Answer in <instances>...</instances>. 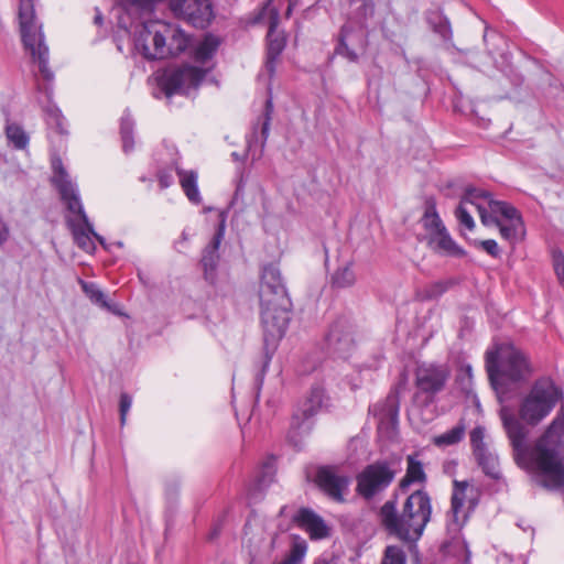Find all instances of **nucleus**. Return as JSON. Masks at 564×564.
Listing matches in <instances>:
<instances>
[{
  "label": "nucleus",
  "instance_id": "f257e3e1",
  "mask_svg": "<svg viewBox=\"0 0 564 564\" xmlns=\"http://www.w3.org/2000/svg\"><path fill=\"white\" fill-rule=\"evenodd\" d=\"M500 419L513 451L516 463L533 474L535 481L549 489L564 486V414L558 413L545 432L528 445L529 429L508 406Z\"/></svg>",
  "mask_w": 564,
  "mask_h": 564
},
{
  "label": "nucleus",
  "instance_id": "f03ea898",
  "mask_svg": "<svg viewBox=\"0 0 564 564\" xmlns=\"http://www.w3.org/2000/svg\"><path fill=\"white\" fill-rule=\"evenodd\" d=\"M220 45L218 36L206 34L193 48L192 62L172 65L159 76V86L166 97L174 94L189 95L199 87L215 67V54Z\"/></svg>",
  "mask_w": 564,
  "mask_h": 564
},
{
  "label": "nucleus",
  "instance_id": "7ed1b4c3",
  "mask_svg": "<svg viewBox=\"0 0 564 564\" xmlns=\"http://www.w3.org/2000/svg\"><path fill=\"white\" fill-rule=\"evenodd\" d=\"M259 296L264 343L275 344L288 329L291 308V301L276 265L269 264L263 268Z\"/></svg>",
  "mask_w": 564,
  "mask_h": 564
},
{
  "label": "nucleus",
  "instance_id": "20e7f679",
  "mask_svg": "<svg viewBox=\"0 0 564 564\" xmlns=\"http://www.w3.org/2000/svg\"><path fill=\"white\" fill-rule=\"evenodd\" d=\"M379 516L389 534L403 542H416L431 520V498L426 491L415 490L405 499L401 512L397 510L395 500H388L380 508Z\"/></svg>",
  "mask_w": 564,
  "mask_h": 564
},
{
  "label": "nucleus",
  "instance_id": "39448f33",
  "mask_svg": "<svg viewBox=\"0 0 564 564\" xmlns=\"http://www.w3.org/2000/svg\"><path fill=\"white\" fill-rule=\"evenodd\" d=\"M52 183L57 188L61 199L66 205L68 212L66 221L72 230L76 245L86 252H93L96 249L93 240L95 238L104 246L105 239L94 230L85 213L78 187L70 180L61 160L53 161Z\"/></svg>",
  "mask_w": 564,
  "mask_h": 564
},
{
  "label": "nucleus",
  "instance_id": "423d86ee",
  "mask_svg": "<svg viewBox=\"0 0 564 564\" xmlns=\"http://www.w3.org/2000/svg\"><path fill=\"white\" fill-rule=\"evenodd\" d=\"M486 369L491 386L498 391L507 382H523L532 376V366L520 349L502 344L486 352Z\"/></svg>",
  "mask_w": 564,
  "mask_h": 564
},
{
  "label": "nucleus",
  "instance_id": "0eeeda50",
  "mask_svg": "<svg viewBox=\"0 0 564 564\" xmlns=\"http://www.w3.org/2000/svg\"><path fill=\"white\" fill-rule=\"evenodd\" d=\"M18 19L25 50L37 65L42 77L48 83L52 82L54 74L48 67L50 50L45 43L42 23L35 15L34 0L19 1Z\"/></svg>",
  "mask_w": 564,
  "mask_h": 564
},
{
  "label": "nucleus",
  "instance_id": "6e6552de",
  "mask_svg": "<svg viewBox=\"0 0 564 564\" xmlns=\"http://www.w3.org/2000/svg\"><path fill=\"white\" fill-rule=\"evenodd\" d=\"M562 398V391L549 378L536 380L519 404V416L528 425L543 421Z\"/></svg>",
  "mask_w": 564,
  "mask_h": 564
},
{
  "label": "nucleus",
  "instance_id": "1a4fd4ad",
  "mask_svg": "<svg viewBox=\"0 0 564 564\" xmlns=\"http://www.w3.org/2000/svg\"><path fill=\"white\" fill-rule=\"evenodd\" d=\"M393 464L389 460H377L369 464L357 475V492L369 500L387 489L395 477Z\"/></svg>",
  "mask_w": 564,
  "mask_h": 564
},
{
  "label": "nucleus",
  "instance_id": "9d476101",
  "mask_svg": "<svg viewBox=\"0 0 564 564\" xmlns=\"http://www.w3.org/2000/svg\"><path fill=\"white\" fill-rule=\"evenodd\" d=\"M489 225H496L505 240L512 245L520 240L523 234V225L518 210L513 206L501 200H489Z\"/></svg>",
  "mask_w": 564,
  "mask_h": 564
},
{
  "label": "nucleus",
  "instance_id": "9b49d317",
  "mask_svg": "<svg viewBox=\"0 0 564 564\" xmlns=\"http://www.w3.org/2000/svg\"><path fill=\"white\" fill-rule=\"evenodd\" d=\"M449 377V371L444 365L424 364L416 368L415 398L424 397V402H432L434 395L443 390Z\"/></svg>",
  "mask_w": 564,
  "mask_h": 564
},
{
  "label": "nucleus",
  "instance_id": "f8f14e48",
  "mask_svg": "<svg viewBox=\"0 0 564 564\" xmlns=\"http://www.w3.org/2000/svg\"><path fill=\"white\" fill-rule=\"evenodd\" d=\"M275 540V533L246 524L243 544L250 557V564H268L272 558Z\"/></svg>",
  "mask_w": 564,
  "mask_h": 564
},
{
  "label": "nucleus",
  "instance_id": "ddd939ff",
  "mask_svg": "<svg viewBox=\"0 0 564 564\" xmlns=\"http://www.w3.org/2000/svg\"><path fill=\"white\" fill-rule=\"evenodd\" d=\"M325 390L321 384L312 386L308 394L297 404L291 420V429L299 433H308L310 420L324 406Z\"/></svg>",
  "mask_w": 564,
  "mask_h": 564
},
{
  "label": "nucleus",
  "instance_id": "4468645a",
  "mask_svg": "<svg viewBox=\"0 0 564 564\" xmlns=\"http://www.w3.org/2000/svg\"><path fill=\"white\" fill-rule=\"evenodd\" d=\"M325 341L329 354L343 359L348 358L355 347V341L347 321H336L326 335Z\"/></svg>",
  "mask_w": 564,
  "mask_h": 564
},
{
  "label": "nucleus",
  "instance_id": "2eb2a0df",
  "mask_svg": "<svg viewBox=\"0 0 564 564\" xmlns=\"http://www.w3.org/2000/svg\"><path fill=\"white\" fill-rule=\"evenodd\" d=\"M316 482L330 499L343 502L348 491L350 478L346 475L337 474L330 467H322L316 474Z\"/></svg>",
  "mask_w": 564,
  "mask_h": 564
},
{
  "label": "nucleus",
  "instance_id": "dca6fc26",
  "mask_svg": "<svg viewBox=\"0 0 564 564\" xmlns=\"http://www.w3.org/2000/svg\"><path fill=\"white\" fill-rule=\"evenodd\" d=\"M293 520L310 535L311 540H323L330 535V528L324 519L310 508H301Z\"/></svg>",
  "mask_w": 564,
  "mask_h": 564
},
{
  "label": "nucleus",
  "instance_id": "f3484780",
  "mask_svg": "<svg viewBox=\"0 0 564 564\" xmlns=\"http://www.w3.org/2000/svg\"><path fill=\"white\" fill-rule=\"evenodd\" d=\"M279 22L278 12H273L270 22H269V31H268V50H267V61H265V70L271 77L275 72V63L283 52L285 47V37L283 34L276 32V26Z\"/></svg>",
  "mask_w": 564,
  "mask_h": 564
},
{
  "label": "nucleus",
  "instance_id": "a211bd4d",
  "mask_svg": "<svg viewBox=\"0 0 564 564\" xmlns=\"http://www.w3.org/2000/svg\"><path fill=\"white\" fill-rule=\"evenodd\" d=\"M356 48H364V34L355 32L349 24L343 25L335 52L350 62L358 61Z\"/></svg>",
  "mask_w": 564,
  "mask_h": 564
},
{
  "label": "nucleus",
  "instance_id": "6ab92c4d",
  "mask_svg": "<svg viewBox=\"0 0 564 564\" xmlns=\"http://www.w3.org/2000/svg\"><path fill=\"white\" fill-rule=\"evenodd\" d=\"M431 248L446 256H463L464 250L452 239L447 229L429 237Z\"/></svg>",
  "mask_w": 564,
  "mask_h": 564
},
{
  "label": "nucleus",
  "instance_id": "aec40b11",
  "mask_svg": "<svg viewBox=\"0 0 564 564\" xmlns=\"http://www.w3.org/2000/svg\"><path fill=\"white\" fill-rule=\"evenodd\" d=\"M224 237V229L220 227L213 237L210 243L205 248L202 257L205 275L208 279L213 274L218 262V249Z\"/></svg>",
  "mask_w": 564,
  "mask_h": 564
},
{
  "label": "nucleus",
  "instance_id": "412c9836",
  "mask_svg": "<svg viewBox=\"0 0 564 564\" xmlns=\"http://www.w3.org/2000/svg\"><path fill=\"white\" fill-rule=\"evenodd\" d=\"M462 198H469L468 205L476 212H478L481 223L486 226H489L490 213L487 212L486 207H484L479 200L484 199L489 205V200H494L491 198L490 193L482 189L469 187L465 191V194Z\"/></svg>",
  "mask_w": 564,
  "mask_h": 564
},
{
  "label": "nucleus",
  "instance_id": "4be33fe9",
  "mask_svg": "<svg viewBox=\"0 0 564 564\" xmlns=\"http://www.w3.org/2000/svg\"><path fill=\"white\" fill-rule=\"evenodd\" d=\"M426 480V474L422 462L416 456L409 455L406 457V471L402 480L400 481V488L405 489L412 484H423Z\"/></svg>",
  "mask_w": 564,
  "mask_h": 564
},
{
  "label": "nucleus",
  "instance_id": "5701e85b",
  "mask_svg": "<svg viewBox=\"0 0 564 564\" xmlns=\"http://www.w3.org/2000/svg\"><path fill=\"white\" fill-rule=\"evenodd\" d=\"M176 173L180 178V184L186 197L193 204H200L202 197L197 186V173L194 171H185L176 167Z\"/></svg>",
  "mask_w": 564,
  "mask_h": 564
},
{
  "label": "nucleus",
  "instance_id": "b1692460",
  "mask_svg": "<svg viewBox=\"0 0 564 564\" xmlns=\"http://www.w3.org/2000/svg\"><path fill=\"white\" fill-rule=\"evenodd\" d=\"M468 488V484L466 481H454V490L452 495V514L453 520L456 523L462 521L464 522L466 519V513L463 512V507L466 500V491Z\"/></svg>",
  "mask_w": 564,
  "mask_h": 564
},
{
  "label": "nucleus",
  "instance_id": "393cba45",
  "mask_svg": "<svg viewBox=\"0 0 564 564\" xmlns=\"http://www.w3.org/2000/svg\"><path fill=\"white\" fill-rule=\"evenodd\" d=\"M349 8L350 19L360 24V28L364 22L375 13V4L372 0H350Z\"/></svg>",
  "mask_w": 564,
  "mask_h": 564
},
{
  "label": "nucleus",
  "instance_id": "a878e982",
  "mask_svg": "<svg viewBox=\"0 0 564 564\" xmlns=\"http://www.w3.org/2000/svg\"><path fill=\"white\" fill-rule=\"evenodd\" d=\"M478 465L481 467L482 471L494 478L498 479L500 476L499 470V462L495 454H492L489 448L478 452L474 454Z\"/></svg>",
  "mask_w": 564,
  "mask_h": 564
},
{
  "label": "nucleus",
  "instance_id": "bb28decb",
  "mask_svg": "<svg viewBox=\"0 0 564 564\" xmlns=\"http://www.w3.org/2000/svg\"><path fill=\"white\" fill-rule=\"evenodd\" d=\"M421 221L424 229L429 232V237L434 236L436 232H441L444 229H446L436 212V207L434 204H429L426 206Z\"/></svg>",
  "mask_w": 564,
  "mask_h": 564
},
{
  "label": "nucleus",
  "instance_id": "cd10ccee",
  "mask_svg": "<svg viewBox=\"0 0 564 564\" xmlns=\"http://www.w3.org/2000/svg\"><path fill=\"white\" fill-rule=\"evenodd\" d=\"M6 135L10 144L17 150H24L29 145L30 138L24 129L17 123H8Z\"/></svg>",
  "mask_w": 564,
  "mask_h": 564
},
{
  "label": "nucleus",
  "instance_id": "c85d7f7f",
  "mask_svg": "<svg viewBox=\"0 0 564 564\" xmlns=\"http://www.w3.org/2000/svg\"><path fill=\"white\" fill-rule=\"evenodd\" d=\"M465 435V425L457 424L445 433L434 437L433 443L438 447H447L459 443Z\"/></svg>",
  "mask_w": 564,
  "mask_h": 564
},
{
  "label": "nucleus",
  "instance_id": "c756f323",
  "mask_svg": "<svg viewBox=\"0 0 564 564\" xmlns=\"http://www.w3.org/2000/svg\"><path fill=\"white\" fill-rule=\"evenodd\" d=\"M370 411L375 413L376 416L379 417V422L382 423L386 419L390 420L392 423L397 421L398 416V408L395 406V398L388 397L384 403L375 404L370 408Z\"/></svg>",
  "mask_w": 564,
  "mask_h": 564
},
{
  "label": "nucleus",
  "instance_id": "7c9ffc66",
  "mask_svg": "<svg viewBox=\"0 0 564 564\" xmlns=\"http://www.w3.org/2000/svg\"><path fill=\"white\" fill-rule=\"evenodd\" d=\"M134 121L129 113H124L120 122V134L124 153H130L134 148L133 141Z\"/></svg>",
  "mask_w": 564,
  "mask_h": 564
},
{
  "label": "nucleus",
  "instance_id": "2f4dec72",
  "mask_svg": "<svg viewBox=\"0 0 564 564\" xmlns=\"http://www.w3.org/2000/svg\"><path fill=\"white\" fill-rule=\"evenodd\" d=\"M275 476V459L268 457L261 465L260 471L257 476L256 487L259 490L268 487L274 479Z\"/></svg>",
  "mask_w": 564,
  "mask_h": 564
},
{
  "label": "nucleus",
  "instance_id": "473e14b6",
  "mask_svg": "<svg viewBox=\"0 0 564 564\" xmlns=\"http://www.w3.org/2000/svg\"><path fill=\"white\" fill-rule=\"evenodd\" d=\"M79 284L82 286L85 295L96 305H99L104 308H109V304L107 302L106 294L100 290V288L94 282H86L84 280H79Z\"/></svg>",
  "mask_w": 564,
  "mask_h": 564
},
{
  "label": "nucleus",
  "instance_id": "72a5a7b5",
  "mask_svg": "<svg viewBox=\"0 0 564 564\" xmlns=\"http://www.w3.org/2000/svg\"><path fill=\"white\" fill-rule=\"evenodd\" d=\"M333 285L339 289L349 288L356 282V274L351 264H345L338 268L332 278Z\"/></svg>",
  "mask_w": 564,
  "mask_h": 564
},
{
  "label": "nucleus",
  "instance_id": "f704fd0d",
  "mask_svg": "<svg viewBox=\"0 0 564 564\" xmlns=\"http://www.w3.org/2000/svg\"><path fill=\"white\" fill-rule=\"evenodd\" d=\"M468 199L469 198L460 199L459 205L455 209V216L460 226L468 230H473L475 221L471 214L475 209L468 205Z\"/></svg>",
  "mask_w": 564,
  "mask_h": 564
},
{
  "label": "nucleus",
  "instance_id": "c9c22d12",
  "mask_svg": "<svg viewBox=\"0 0 564 564\" xmlns=\"http://www.w3.org/2000/svg\"><path fill=\"white\" fill-rule=\"evenodd\" d=\"M307 552V542L299 535H294L289 554L284 557L292 564H302Z\"/></svg>",
  "mask_w": 564,
  "mask_h": 564
},
{
  "label": "nucleus",
  "instance_id": "e433bc0d",
  "mask_svg": "<svg viewBox=\"0 0 564 564\" xmlns=\"http://www.w3.org/2000/svg\"><path fill=\"white\" fill-rule=\"evenodd\" d=\"M46 122L51 129H55V131L59 134H65V118L63 117L61 110L55 106H48L46 108Z\"/></svg>",
  "mask_w": 564,
  "mask_h": 564
},
{
  "label": "nucleus",
  "instance_id": "4c0bfd02",
  "mask_svg": "<svg viewBox=\"0 0 564 564\" xmlns=\"http://www.w3.org/2000/svg\"><path fill=\"white\" fill-rule=\"evenodd\" d=\"M454 285L453 280H440L427 284L424 289V297L433 300L442 296L451 286Z\"/></svg>",
  "mask_w": 564,
  "mask_h": 564
},
{
  "label": "nucleus",
  "instance_id": "58836bf2",
  "mask_svg": "<svg viewBox=\"0 0 564 564\" xmlns=\"http://www.w3.org/2000/svg\"><path fill=\"white\" fill-rule=\"evenodd\" d=\"M406 556L404 551L395 545L386 547L381 564H405Z\"/></svg>",
  "mask_w": 564,
  "mask_h": 564
},
{
  "label": "nucleus",
  "instance_id": "ea45409f",
  "mask_svg": "<svg viewBox=\"0 0 564 564\" xmlns=\"http://www.w3.org/2000/svg\"><path fill=\"white\" fill-rule=\"evenodd\" d=\"M486 430L482 426H476L470 432V444L473 447V453L476 454L478 452L487 449V444L485 443Z\"/></svg>",
  "mask_w": 564,
  "mask_h": 564
},
{
  "label": "nucleus",
  "instance_id": "a19ab883",
  "mask_svg": "<svg viewBox=\"0 0 564 564\" xmlns=\"http://www.w3.org/2000/svg\"><path fill=\"white\" fill-rule=\"evenodd\" d=\"M474 246L476 248H480L490 254L494 258H498L500 256V248L496 240L487 239V240H475Z\"/></svg>",
  "mask_w": 564,
  "mask_h": 564
},
{
  "label": "nucleus",
  "instance_id": "79ce46f5",
  "mask_svg": "<svg viewBox=\"0 0 564 564\" xmlns=\"http://www.w3.org/2000/svg\"><path fill=\"white\" fill-rule=\"evenodd\" d=\"M453 549L458 556V560L462 564H469L470 562V552L467 547V544L463 540H456L453 542Z\"/></svg>",
  "mask_w": 564,
  "mask_h": 564
},
{
  "label": "nucleus",
  "instance_id": "37998d69",
  "mask_svg": "<svg viewBox=\"0 0 564 564\" xmlns=\"http://www.w3.org/2000/svg\"><path fill=\"white\" fill-rule=\"evenodd\" d=\"M132 405V398L126 392H122L120 394V402H119V412H120V423L121 425L126 424L127 415L131 409Z\"/></svg>",
  "mask_w": 564,
  "mask_h": 564
},
{
  "label": "nucleus",
  "instance_id": "c03bdc74",
  "mask_svg": "<svg viewBox=\"0 0 564 564\" xmlns=\"http://www.w3.org/2000/svg\"><path fill=\"white\" fill-rule=\"evenodd\" d=\"M553 264L560 282L564 285V254L561 251L553 252Z\"/></svg>",
  "mask_w": 564,
  "mask_h": 564
},
{
  "label": "nucleus",
  "instance_id": "a18cd8bd",
  "mask_svg": "<svg viewBox=\"0 0 564 564\" xmlns=\"http://www.w3.org/2000/svg\"><path fill=\"white\" fill-rule=\"evenodd\" d=\"M11 229L8 221L0 216V248H2L10 240Z\"/></svg>",
  "mask_w": 564,
  "mask_h": 564
},
{
  "label": "nucleus",
  "instance_id": "49530a36",
  "mask_svg": "<svg viewBox=\"0 0 564 564\" xmlns=\"http://www.w3.org/2000/svg\"><path fill=\"white\" fill-rule=\"evenodd\" d=\"M272 111V100L268 99L265 102V119L262 124L261 134L262 138L265 140L269 134V127H270V112Z\"/></svg>",
  "mask_w": 564,
  "mask_h": 564
},
{
  "label": "nucleus",
  "instance_id": "de8ad7c7",
  "mask_svg": "<svg viewBox=\"0 0 564 564\" xmlns=\"http://www.w3.org/2000/svg\"><path fill=\"white\" fill-rule=\"evenodd\" d=\"M159 183L162 188H167L173 183V176L170 172L161 171L158 174Z\"/></svg>",
  "mask_w": 564,
  "mask_h": 564
},
{
  "label": "nucleus",
  "instance_id": "09e8293b",
  "mask_svg": "<svg viewBox=\"0 0 564 564\" xmlns=\"http://www.w3.org/2000/svg\"><path fill=\"white\" fill-rule=\"evenodd\" d=\"M435 31L437 33H440L443 39H448V37H451V34H452L451 28H449L447 21L445 23L440 24L438 28L435 29Z\"/></svg>",
  "mask_w": 564,
  "mask_h": 564
},
{
  "label": "nucleus",
  "instance_id": "8fccbe9b",
  "mask_svg": "<svg viewBox=\"0 0 564 564\" xmlns=\"http://www.w3.org/2000/svg\"><path fill=\"white\" fill-rule=\"evenodd\" d=\"M271 360V357L269 356V354L267 352L265 356H264V360H263V365H262V369H261V379L263 378L265 371H267V368L269 366V362Z\"/></svg>",
  "mask_w": 564,
  "mask_h": 564
},
{
  "label": "nucleus",
  "instance_id": "3c124183",
  "mask_svg": "<svg viewBox=\"0 0 564 564\" xmlns=\"http://www.w3.org/2000/svg\"><path fill=\"white\" fill-rule=\"evenodd\" d=\"M269 11L270 18L272 17L273 12H276L273 8H271V1H268L264 7L262 8V12H260V15H263V12Z\"/></svg>",
  "mask_w": 564,
  "mask_h": 564
},
{
  "label": "nucleus",
  "instance_id": "603ef678",
  "mask_svg": "<svg viewBox=\"0 0 564 564\" xmlns=\"http://www.w3.org/2000/svg\"><path fill=\"white\" fill-rule=\"evenodd\" d=\"M288 2L289 4L286 9V17H290L293 8L297 4L299 0H288Z\"/></svg>",
  "mask_w": 564,
  "mask_h": 564
},
{
  "label": "nucleus",
  "instance_id": "864d4df0",
  "mask_svg": "<svg viewBox=\"0 0 564 564\" xmlns=\"http://www.w3.org/2000/svg\"><path fill=\"white\" fill-rule=\"evenodd\" d=\"M96 10H97V14L95 17V23L100 25L102 23V15H101V13L99 12L98 9H96Z\"/></svg>",
  "mask_w": 564,
  "mask_h": 564
},
{
  "label": "nucleus",
  "instance_id": "5fc2aeb1",
  "mask_svg": "<svg viewBox=\"0 0 564 564\" xmlns=\"http://www.w3.org/2000/svg\"><path fill=\"white\" fill-rule=\"evenodd\" d=\"M243 189V181L242 178H240L238 185H237V188H236V196L239 195V193Z\"/></svg>",
  "mask_w": 564,
  "mask_h": 564
},
{
  "label": "nucleus",
  "instance_id": "6e6d98bb",
  "mask_svg": "<svg viewBox=\"0 0 564 564\" xmlns=\"http://www.w3.org/2000/svg\"><path fill=\"white\" fill-rule=\"evenodd\" d=\"M231 156H232V159H234L235 161H243V159H245V155H242V156H241V155H240L239 153H237V152H232V153H231Z\"/></svg>",
  "mask_w": 564,
  "mask_h": 564
},
{
  "label": "nucleus",
  "instance_id": "4d7b16f0",
  "mask_svg": "<svg viewBox=\"0 0 564 564\" xmlns=\"http://www.w3.org/2000/svg\"><path fill=\"white\" fill-rule=\"evenodd\" d=\"M261 19H262V17H261V15H259V17L256 19V21L258 22V21H260Z\"/></svg>",
  "mask_w": 564,
  "mask_h": 564
}]
</instances>
